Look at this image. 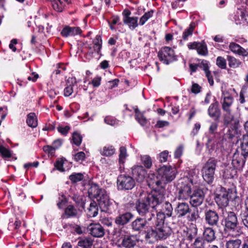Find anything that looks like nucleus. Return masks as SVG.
I'll return each instance as SVG.
<instances>
[{"label":"nucleus","mask_w":248,"mask_h":248,"mask_svg":"<svg viewBox=\"0 0 248 248\" xmlns=\"http://www.w3.org/2000/svg\"><path fill=\"white\" fill-rule=\"evenodd\" d=\"M26 123L29 126L32 128H35L37 126V120L34 113L31 112L27 115Z\"/></svg>","instance_id":"32"},{"label":"nucleus","mask_w":248,"mask_h":248,"mask_svg":"<svg viewBox=\"0 0 248 248\" xmlns=\"http://www.w3.org/2000/svg\"><path fill=\"white\" fill-rule=\"evenodd\" d=\"M87 230L95 237H102L105 234V230L99 223H91L87 227Z\"/></svg>","instance_id":"15"},{"label":"nucleus","mask_w":248,"mask_h":248,"mask_svg":"<svg viewBox=\"0 0 248 248\" xmlns=\"http://www.w3.org/2000/svg\"><path fill=\"white\" fill-rule=\"evenodd\" d=\"M243 227L240 226L236 214L233 212L227 213L225 218V230L233 237H238L243 233Z\"/></svg>","instance_id":"4"},{"label":"nucleus","mask_w":248,"mask_h":248,"mask_svg":"<svg viewBox=\"0 0 248 248\" xmlns=\"http://www.w3.org/2000/svg\"><path fill=\"white\" fill-rule=\"evenodd\" d=\"M188 215L187 216V220L189 221H194L199 217V213L197 210H194L191 211L190 209V213H188Z\"/></svg>","instance_id":"48"},{"label":"nucleus","mask_w":248,"mask_h":248,"mask_svg":"<svg viewBox=\"0 0 248 248\" xmlns=\"http://www.w3.org/2000/svg\"><path fill=\"white\" fill-rule=\"evenodd\" d=\"M217 160L214 157L208 159L202 169V177L208 184H211L214 180L215 171Z\"/></svg>","instance_id":"6"},{"label":"nucleus","mask_w":248,"mask_h":248,"mask_svg":"<svg viewBox=\"0 0 248 248\" xmlns=\"http://www.w3.org/2000/svg\"><path fill=\"white\" fill-rule=\"evenodd\" d=\"M101 78L100 77H96L94 78L91 82H90L89 84H92L93 87H98L100 86L101 83Z\"/></svg>","instance_id":"59"},{"label":"nucleus","mask_w":248,"mask_h":248,"mask_svg":"<svg viewBox=\"0 0 248 248\" xmlns=\"http://www.w3.org/2000/svg\"><path fill=\"white\" fill-rule=\"evenodd\" d=\"M102 41L100 35H97L93 42V46H90V49L92 52H94L99 54L102 48Z\"/></svg>","instance_id":"29"},{"label":"nucleus","mask_w":248,"mask_h":248,"mask_svg":"<svg viewBox=\"0 0 248 248\" xmlns=\"http://www.w3.org/2000/svg\"><path fill=\"white\" fill-rule=\"evenodd\" d=\"M145 194L142 193L140 194V198L137 205V210L141 216H145L147 221H150L155 219V211H149L150 205L147 203L145 198Z\"/></svg>","instance_id":"5"},{"label":"nucleus","mask_w":248,"mask_h":248,"mask_svg":"<svg viewBox=\"0 0 248 248\" xmlns=\"http://www.w3.org/2000/svg\"><path fill=\"white\" fill-rule=\"evenodd\" d=\"M65 214L68 217H73L77 215V211L73 205H69L65 208Z\"/></svg>","instance_id":"45"},{"label":"nucleus","mask_w":248,"mask_h":248,"mask_svg":"<svg viewBox=\"0 0 248 248\" xmlns=\"http://www.w3.org/2000/svg\"><path fill=\"white\" fill-rule=\"evenodd\" d=\"M229 47L230 50L234 54L242 56L243 57H247L248 56V51L247 50L245 49L235 43H231L229 45Z\"/></svg>","instance_id":"22"},{"label":"nucleus","mask_w":248,"mask_h":248,"mask_svg":"<svg viewBox=\"0 0 248 248\" xmlns=\"http://www.w3.org/2000/svg\"><path fill=\"white\" fill-rule=\"evenodd\" d=\"M56 149L53 145H46L43 147L44 151L47 154L49 155L53 156L54 155Z\"/></svg>","instance_id":"55"},{"label":"nucleus","mask_w":248,"mask_h":248,"mask_svg":"<svg viewBox=\"0 0 248 248\" xmlns=\"http://www.w3.org/2000/svg\"><path fill=\"white\" fill-rule=\"evenodd\" d=\"M205 220L206 223L210 226H217L219 221V216L217 212L214 210H206L205 211Z\"/></svg>","instance_id":"14"},{"label":"nucleus","mask_w":248,"mask_h":248,"mask_svg":"<svg viewBox=\"0 0 248 248\" xmlns=\"http://www.w3.org/2000/svg\"><path fill=\"white\" fill-rule=\"evenodd\" d=\"M201 86L197 84L193 83L191 87V92L194 93H198L201 92Z\"/></svg>","instance_id":"63"},{"label":"nucleus","mask_w":248,"mask_h":248,"mask_svg":"<svg viewBox=\"0 0 248 248\" xmlns=\"http://www.w3.org/2000/svg\"><path fill=\"white\" fill-rule=\"evenodd\" d=\"M133 217V215L127 212L117 217L115 222L118 225H124L127 224Z\"/></svg>","instance_id":"25"},{"label":"nucleus","mask_w":248,"mask_h":248,"mask_svg":"<svg viewBox=\"0 0 248 248\" xmlns=\"http://www.w3.org/2000/svg\"><path fill=\"white\" fill-rule=\"evenodd\" d=\"M82 31L78 27H64L61 31V34L64 37L74 36L80 34Z\"/></svg>","instance_id":"20"},{"label":"nucleus","mask_w":248,"mask_h":248,"mask_svg":"<svg viewBox=\"0 0 248 248\" xmlns=\"http://www.w3.org/2000/svg\"><path fill=\"white\" fill-rule=\"evenodd\" d=\"M147 220L145 218H138L132 222V228L133 230L137 231H144L148 226Z\"/></svg>","instance_id":"23"},{"label":"nucleus","mask_w":248,"mask_h":248,"mask_svg":"<svg viewBox=\"0 0 248 248\" xmlns=\"http://www.w3.org/2000/svg\"><path fill=\"white\" fill-rule=\"evenodd\" d=\"M242 243L239 239L227 241L225 244V248H240Z\"/></svg>","instance_id":"37"},{"label":"nucleus","mask_w":248,"mask_h":248,"mask_svg":"<svg viewBox=\"0 0 248 248\" xmlns=\"http://www.w3.org/2000/svg\"><path fill=\"white\" fill-rule=\"evenodd\" d=\"M144 193L145 194V198L147 201V203L153 209L158 207L163 203L165 199L164 189L161 191L155 190L151 193L146 192Z\"/></svg>","instance_id":"8"},{"label":"nucleus","mask_w":248,"mask_h":248,"mask_svg":"<svg viewBox=\"0 0 248 248\" xmlns=\"http://www.w3.org/2000/svg\"><path fill=\"white\" fill-rule=\"evenodd\" d=\"M135 118L136 120L141 125H144L147 123V120L144 117L143 114L140 112L138 108L135 109Z\"/></svg>","instance_id":"38"},{"label":"nucleus","mask_w":248,"mask_h":248,"mask_svg":"<svg viewBox=\"0 0 248 248\" xmlns=\"http://www.w3.org/2000/svg\"><path fill=\"white\" fill-rule=\"evenodd\" d=\"M121 245L127 248H130L136 245L135 237L134 236H125L123 239Z\"/></svg>","instance_id":"30"},{"label":"nucleus","mask_w":248,"mask_h":248,"mask_svg":"<svg viewBox=\"0 0 248 248\" xmlns=\"http://www.w3.org/2000/svg\"><path fill=\"white\" fill-rule=\"evenodd\" d=\"M192 182L188 180H180L177 184L178 193L176 198L179 200H186L191 194Z\"/></svg>","instance_id":"7"},{"label":"nucleus","mask_w":248,"mask_h":248,"mask_svg":"<svg viewBox=\"0 0 248 248\" xmlns=\"http://www.w3.org/2000/svg\"><path fill=\"white\" fill-rule=\"evenodd\" d=\"M241 218L243 225L248 229V213H245L242 214Z\"/></svg>","instance_id":"62"},{"label":"nucleus","mask_w":248,"mask_h":248,"mask_svg":"<svg viewBox=\"0 0 248 248\" xmlns=\"http://www.w3.org/2000/svg\"><path fill=\"white\" fill-rule=\"evenodd\" d=\"M208 114L210 117L215 120H217L220 117V111L218 108V103L217 102L210 105L208 109Z\"/></svg>","instance_id":"24"},{"label":"nucleus","mask_w":248,"mask_h":248,"mask_svg":"<svg viewBox=\"0 0 248 248\" xmlns=\"http://www.w3.org/2000/svg\"><path fill=\"white\" fill-rule=\"evenodd\" d=\"M135 186L134 178L126 174H121L117 178V186L120 190H130Z\"/></svg>","instance_id":"9"},{"label":"nucleus","mask_w":248,"mask_h":248,"mask_svg":"<svg viewBox=\"0 0 248 248\" xmlns=\"http://www.w3.org/2000/svg\"><path fill=\"white\" fill-rule=\"evenodd\" d=\"M169 153L168 151H164L158 155L157 158L161 163L166 162L168 160V157L169 156Z\"/></svg>","instance_id":"52"},{"label":"nucleus","mask_w":248,"mask_h":248,"mask_svg":"<svg viewBox=\"0 0 248 248\" xmlns=\"http://www.w3.org/2000/svg\"><path fill=\"white\" fill-rule=\"evenodd\" d=\"M98 212L97 204L95 202H91L89 208L87 209V215L89 217H96Z\"/></svg>","instance_id":"31"},{"label":"nucleus","mask_w":248,"mask_h":248,"mask_svg":"<svg viewBox=\"0 0 248 248\" xmlns=\"http://www.w3.org/2000/svg\"><path fill=\"white\" fill-rule=\"evenodd\" d=\"M89 185L90 187L88 189V193L90 198L97 199L105 191L100 188L99 186L95 183H91Z\"/></svg>","instance_id":"21"},{"label":"nucleus","mask_w":248,"mask_h":248,"mask_svg":"<svg viewBox=\"0 0 248 248\" xmlns=\"http://www.w3.org/2000/svg\"><path fill=\"white\" fill-rule=\"evenodd\" d=\"M158 56L160 61L166 64L175 60L174 50L168 46L162 48L158 53Z\"/></svg>","instance_id":"10"},{"label":"nucleus","mask_w":248,"mask_h":248,"mask_svg":"<svg viewBox=\"0 0 248 248\" xmlns=\"http://www.w3.org/2000/svg\"><path fill=\"white\" fill-rule=\"evenodd\" d=\"M133 177L138 182H142L146 176L147 171L142 166H134L132 169Z\"/></svg>","instance_id":"17"},{"label":"nucleus","mask_w":248,"mask_h":248,"mask_svg":"<svg viewBox=\"0 0 248 248\" xmlns=\"http://www.w3.org/2000/svg\"><path fill=\"white\" fill-rule=\"evenodd\" d=\"M0 155L3 158H9L12 156V152L3 146H0Z\"/></svg>","instance_id":"46"},{"label":"nucleus","mask_w":248,"mask_h":248,"mask_svg":"<svg viewBox=\"0 0 248 248\" xmlns=\"http://www.w3.org/2000/svg\"><path fill=\"white\" fill-rule=\"evenodd\" d=\"M119 81V80L118 79H115L114 80L109 81L108 82V86L109 89H111L117 86Z\"/></svg>","instance_id":"64"},{"label":"nucleus","mask_w":248,"mask_h":248,"mask_svg":"<svg viewBox=\"0 0 248 248\" xmlns=\"http://www.w3.org/2000/svg\"><path fill=\"white\" fill-rule=\"evenodd\" d=\"M140 160L142 164L147 169H150L152 166L153 162L151 157L148 155H141Z\"/></svg>","instance_id":"39"},{"label":"nucleus","mask_w":248,"mask_h":248,"mask_svg":"<svg viewBox=\"0 0 248 248\" xmlns=\"http://www.w3.org/2000/svg\"><path fill=\"white\" fill-rule=\"evenodd\" d=\"M227 193V197L229 200H235L237 197L236 190L235 187L228 189V191H226Z\"/></svg>","instance_id":"54"},{"label":"nucleus","mask_w":248,"mask_h":248,"mask_svg":"<svg viewBox=\"0 0 248 248\" xmlns=\"http://www.w3.org/2000/svg\"><path fill=\"white\" fill-rule=\"evenodd\" d=\"M115 152V149L112 146H105L100 151L102 155L110 156L113 155Z\"/></svg>","instance_id":"36"},{"label":"nucleus","mask_w":248,"mask_h":248,"mask_svg":"<svg viewBox=\"0 0 248 248\" xmlns=\"http://www.w3.org/2000/svg\"><path fill=\"white\" fill-rule=\"evenodd\" d=\"M96 199L98 201V204L102 211L111 212L112 203L110 202L109 196L106 191H104Z\"/></svg>","instance_id":"13"},{"label":"nucleus","mask_w":248,"mask_h":248,"mask_svg":"<svg viewBox=\"0 0 248 248\" xmlns=\"http://www.w3.org/2000/svg\"><path fill=\"white\" fill-rule=\"evenodd\" d=\"M195 28V24L194 23H191L189 25L188 28L186 29L183 32L182 38L184 40H187L189 36L192 35Z\"/></svg>","instance_id":"41"},{"label":"nucleus","mask_w":248,"mask_h":248,"mask_svg":"<svg viewBox=\"0 0 248 248\" xmlns=\"http://www.w3.org/2000/svg\"><path fill=\"white\" fill-rule=\"evenodd\" d=\"M215 201L217 205L221 207L228 205L229 200L225 189L221 188L220 193L216 194Z\"/></svg>","instance_id":"19"},{"label":"nucleus","mask_w":248,"mask_h":248,"mask_svg":"<svg viewBox=\"0 0 248 248\" xmlns=\"http://www.w3.org/2000/svg\"><path fill=\"white\" fill-rule=\"evenodd\" d=\"M203 238L208 243L213 241L216 238L214 230L211 227L204 228Z\"/></svg>","instance_id":"26"},{"label":"nucleus","mask_w":248,"mask_h":248,"mask_svg":"<svg viewBox=\"0 0 248 248\" xmlns=\"http://www.w3.org/2000/svg\"><path fill=\"white\" fill-rule=\"evenodd\" d=\"M174 212L178 218H182L186 216L190 213L188 204L184 202L178 203L174 209Z\"/></svg>","instance_id":"18"},{"label":"nucleus","mask_w":248,"mask_h":248,"mask_svg":"<svg viewBox=\"0 0 248 248\" xmlns=\"http://www.w3.org/2000/svg\"><path fill=\"white\" fill-rule=\"evenodd\" d=\"M104 122L107 124H109L112 126L117 125L118 124V121L114 118L111 116H107L104 119Z\"/></svg>","instance_id":"56"},{"label":"nucleus","mask_w":248,"mask_h":248,"mask_svg":"<svg viewBox=\"0 0 248 248\" xmlns=\"http://www.w3.org/2000/svg\"><path fill=\"white\" fill-rule=\"evenodd\" d=\"M216 64L221 69L226 68V61L225 59L221 56H218L217 58Z\"/></svg>","instance_id":"50"},{"label":"nucleus","mask_w":248,"mask_h":248,"mask_svg":"<svg viewBox=\"0 0 248 248\" xmlns=\"http://www.w3.org/2000/svg\"><path fill=\"white\" fill-rule=\"evenodd\" d=\"M127 156L126 149L124 147H121L120 148L119 162L124 164L125 158Z\"/></svg>","instance_id":"51"},{"label":"nucleus","mask_w":248,"mask_h":248,"mask_svg":"<svg viewBox=\"0 0 248 248\" xmlns=\"http://www.w3.org/2000/svg\"><path fill=\"white\" fill-rule=\"evenodd\" d=\"M186 0H176L172 3V7L174 9L181 8L184 5V3Z\"/></svg>","instance_id":"58"},{"label":"nucleus","mask_w":248,"mask_h":248,"mask_svg":"<svg viewBox=\"0 0 248 248\" xmlns=\"http://www.w3.org/2000/svg\"><path fill=\"white\" fill-rule=\"evenodd\" d=\"M155 210H157L154 212L155 214V220L159 222L158 219L159 218V215H162L163 217L162 221V222H163L162 224H165L164 219L165 217H170L171 216L173 208L171 204L169 202H166L163 204L161 209H155Z\"/></svg>","instance_id":"11"},{"label":"nucleus","mask_w":248,"mask_h":248,"mask_svg":"<svg viewBox=\"0 0 248 248\" xmlns=\"http://www.w3.org/2000/svg\"><path fill=\"white\" fill-rule=\"evenodd\" d=\"M209 244L202 238L198 237L196 238L193 245V248H208Z\"/></svg>","instance_id":"34"},{"label":"nucleus","mask_w":248,"mask_h":248,"mask_svg":"<svg viewBox=\"0 0 248 248\" xmlns=\"http://www.w3.org/2000/svg\"><path fill=\"white\" fill-rule=\"evenodd\" d=\"M183 147L182 145L179 146L177 148L174 152V157L175 158H179L183 154Z\"/></svg>","instance_id":"61"},{"label":"nucleus","mask_w":248,"mask_h":248,"mask_svg":"<svg viewBox=\"0 0 248 248\" xmlns=\"http://www.w3.org/2000/svg\"><path fill=\"white\" fill-rule=\"evenodd\" d=\"M158 175L155 180L149 182V185L156 188L164 187L168 183L171 182L176 176V169L170 166H163L157 170Z\"/></svg>","instance_id":"2"},{"label":"nucleus","mask_w":248,"mask_h":248,"mask_svg":"<svg viewBox=\"0 0 248 248\" xmlns=\"http://www.w3.org/2000/svg\"><path fill=\"white\" fill-rule=\"evenodd\" d=\"M77 81L75 77L69 78L67 80L66 87L64 89V95L69 96L73 93V87L76 84Z\"/></svg>","instance_id":"27"},{"label":"nucleus","mask_w":248,"mask_h":248,"mask_svg":"<svg viewBox=\"0 0 248 248\" xmlns=\"http://www.w3.org/2000/svg\"><path fill=\"white\" fill-rule=\"evenodd\" d=\"M85 158V154L83 152H79L74 155V160L76 161H83Z\"/></svg>","instance_id":"57"},{"label":"nucleus","mask_w":248,"mask_h":248,"mask_svg":"<svg viewBox=\"0 0 248 248\" xmlns=\"http://www.w3.org/2000/svg\"><path fill=\"white\" fill-rule=\"evenodd\" d=\"M93 241L91 238L83 239L78 242V246L83 248H91Z\"/></svg>","instance_id":"40"},{"label":"nucleus","mask_w":248,"mask_h":248,"mask_svg":"<svg viewBox=\"0 0 248 248\" xmlns=\"http://www.w3.org/2000/svg\"><path fill=\"white\" fill-rule=\"evenodd\" d=\"M222 97V107L226 112L224 116V123L231 124L234 129H237L239 127L240 121L237 115H233L231 113V107L233 103V98L227 92L223 93Z\"/></svg>","instance_id":"3"},{"label":"nucleus","mask_w":248,"mask_h":248,"mask_svg":"<svg viewBox=\"0 0 248 248\" xmlns=\"http://www.w3.org/2000/svg\"><path fill=\"white\" fill-rule=\"evenodd\" d=\"M154 11L150 10L145 13L140 18L139 21V25L140 26L143 25L145 22L150 18L153 15Z\"/></svg>","instance_id":"44"},{"label":"nucleus","mask_w":248,"mask_h":248,"mask_svg":"<svg viewBox=\"0 0 248 248\" xmlns=\"http://www.w3.org/2000/svg\"><path fill=\"white\" fill-rule=\"evenodd\" d=\"M227 59L228 62L229 66L231 68H236L238 67L241 64V62L235 57L228 55Z\"/></svg>","instance_id":"35"},{"label":"nucleus","mask_w":248,"mask_h":248,"mask_svg":"<svg viewBox=\"0 0 248 248\" xmlns=\"http://www.w3.org/2000/svg\"><path fill=\"white\" fill-rule=\"evenodd\" d=\"M197 50L198 53L201 55L206 56L208 54L207 46L203 42L199 43Z\"/></svg>","instance_id":"42"},{"label":"nucleus","mask_w":248,"mask_h":248,"mask_svg":"<svg viewBox=\"0 0 248 248\" xmlns=\"http://www.w3.org/2000/svg\"><path fill=\"white\" fill-rule=\"evenodd\" d=\"M69 178L72 183H76L83 179L84 174L82 173H73L69 176Z\"/></svg>","instance_id":"43"},{"label":"nucleus","mask_w":248,"mask_h":248,"mask_svg":"<svg viewBox=\"0 0 248 248\" xmlns=\"http://www.w3.org/2000/svg\"><path fill=\"white\" fill-rule=\"evenodd\" d=\"M241 148L242 152H246L248 154V135H245L243 137L241 142Z\"/></svg>","instance_id":"49"},{"label":"nucleus","mask_w":248,"mask_h":248,"mask_svg":"<svg viewBox=\"0 0 248 248\" xmlns=\"http://www.w3.org/2000/svg\"><path fill=\"white\" fill-rule=\"evenodd\" d=\"M199 66L204 70L210 85L211 86H213L214 84V80L211 72L209 70V65L207 61L204 60L202 61Z\"/></svg>","instance_id":"28"},{"label":"nucleus","mask_w":248,"mask_h":248,"mask_svg":"<svg viewBox=\"0 0 248 248\" xmlns=\"http://www.w3.org/2000/svg\"><path fill=\"white\" fill-rule=\"evenodd\" d=\"M64 161L62 158H59L56 161L54 166L55 168L61 172H63L65 171V169L63 168Z\"/></svg>","instance_id":"53"},{"label":"nucleus","mask_w":248,"mask_h":248,"mask_svg":"<svg viewBox=\"0 0 248 248\" xmlns=\"http://www.w3.org/2000/svg\"><path fill=\"white\" fill-rule=\"evenodd\" d=\"M248 154L242 152L239 153L237 151L235 152L232 156V165L234 168L239 170H241L243 168L246 161V158Z\"/></svg>","instance_id":"12"},{"label":"nucleus","mask_w":248,"mask_h":248,"mask_svg":"<svg viewBox=\"0 0 248 248\" xmlns=\"http://www.w3.org/2000/svg\"><path fill=\"white\" fill-rule=\"evenodd\" d=\"M82 137L79 133L75 132L72 135L73 143L77 146L80 145L82 141Z\"/></svg>","instance_id":"47"},{"label":"nucleus","mask_w":248,"mask_h":248,"mask_svg":"<svg viewBox=\"0 0 248 248\" xmlns=\"http://www.w3.org/2000/svg\"><path fill=\"white\" fill-rule=\"evenodd\" d=\"M204 195L202 190L198 189L194 191L190 197V203L192 206L197 207L203 202Z\"/></svg>","instance_id":"16"},{"label":"nucleus","mask_w":248,"mask_h":248,"mask_svg":"<svg viewBox=\"0 0 248 248\" xmlns=\"http://www.w3.org/2000/svg\"><path fill=\"white\" fill-rule=\"evenodd\" d=\"M69 126H65L64 127L59 126L58 127V131L63 135H66L69 130H70Z\"/></svg>","instance_id":"60"},{"label":"nucleus","mask_w":248,"mask_h":248,"mask_svg":"<svg viewBox=\"0 0 248 248\" xmlns=\"http://www.w3.org/2000/svg\"><path fill=\"white\" fill-rule=\"evenodd\" d=\"M163 215H159L157 222L154 220L148 221V226L144 230V237L149 243L158 239H165L171 233V229L167 224H162Z\"/></svg>","instance_id":"1"},{"label":"nucleus","mask_w":248,"mask_h":248,"mask_svg":"<svg viewBox=\"0 0 248 248\" xmlns=\"http://www.w3.org/2000/svg\"><path fill=\"white\" fill-rule=\"evenodd\" d=\"M138 17H131L124 18V22L127 25L130 29L133 30L138 26Z\"/></svg>","instance_id":"33"}]
</instances>
